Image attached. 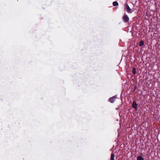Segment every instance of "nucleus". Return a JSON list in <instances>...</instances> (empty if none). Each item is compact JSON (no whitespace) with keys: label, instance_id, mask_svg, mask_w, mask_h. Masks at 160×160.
<instances>
[{"label":"nucleus","instance_id":"9d476101","mask_svg":"<svg viewBox=\"0 0 160 160\" xmlns=\"http://www.w3.org/2000/svg\"><path fill=\"white\" fill-rule=\"evenodd\" d=\"M140 155H142V156H143V155L142 153H141L140 154Z\"/></svg>","mask_w":160,"mask_h":160},{"label":"nucleus","instance_id":"1a4fd4ad","mask_svg":"<svg viewBox=\"0 0 160 160\" xmlns=\"http://www.w3.org/2000/svg\"><path fill=\"white\" fill-rule=\"evenodd\" d=\"M112 4L114 6H116L118 5V3L117 1L113 2Z\"/></svg>","mask_w":160,"mask_h":160},{"label":"nucleus","instance_id":"0eeeda50","mask_svg":"<svg viewBox=\"0 0 160 160\" xmlns=\"http://www.w3.org/2000/svg\"><path fill=\"white\" fill-rule=\"evenodd\" d=\"M137 160H144V158L141 156H138L137 157Z\"/></svg>","mask_w":160,"mask_h":160},{"label":"nucleus","instance_id":"423d86ee","mask_svg":"<svg viewBox=\"0 0 160 160\" xmlns=\"http://www.w3.org/2000/svg\"><path fill=\"white\" fill-rule=\"evenodd\" d=\"M144 44V42L142 40L140 41L139 42V46L140 47L142 46Z\"/></svg>","mask_w":160,"mask_h":160},{"label":"nucleus","instance_id":"39448f33","mask_svg":"<svg viewBox=\"0 0 160 160\" xmlns=\"http://www.w3.org/2000/svg\"><path fill=\"white\" fill-rule=\"evenodd\" d=\"M115 154L114 153H112L110 157V160H114Z\"/></svg>","mask_w":160,"mask_h":160},{"label":"nucleus","instance_id":"6e6552de","mask_svg":"<svg viewBox=\"0 0 160 160\" xmlns=\"http://www.w3.org/2000/svg\"><path fill=\"white\" fill-rule=\"evenodd\" d=\"M132 73L133 74L135 75L136 74V69L135 68H133L132 70Z\"/></svg>","mask_w":160,"mask_h":160},{"label":"nucleus","instance_id":"20e7f679","mask_svg":"<svg viewBox=\"0 0 160 160\" xmlns=\"http://www.w3.org/2000/svg\"><path fill=\"white\" fill-rule=\"evenodd\" d=\"M138 106V104L136 103V101L134 100L132 103V108H134L136 110H137V107Z\"/></svg>","mask_w":160,"mask_h":160},{"label":"nucleus","instance_id":"f03ea898","mask_svg":"<svg viewBox=\"0 0 160 160\" xmlns=\"http://www.w3.org/2000/svg\"><path fill=\"white\" fill-rule=\"evenodd\" d=\"M116 98V96H114L110 98L108 100V101L111 103H113L115 101Z\"/></svg>","mask_w":160,"mask_h":160},{"label":"nucleus","instance_id":"7ed1b4c3","mask_svg":"<svg viewBox=\"0 0 160 160\" xmlns=\"http://www.w3.org/2000/svg\"><path fill=\"white\" fill-rule=\"evenodd\" d=\"M125 8L126 9L128 13H130L131 12V9L128 4H126Z\"/></svg>","mask_w":160,"mask_h":160},{"label":"nucleus","instance_id":"f257e3e1","mask_svg":"<svg viewBox=\"0 0 160 160\" xmlns=\"http://www.w3.org/2000/svg\"><path fill=\"white\" fill-rule=\"evenodd\" d=\"M122 19L123 21L125 22H127L129 21V18L128 16L126 15H125L123 16Z\"/></svg>","mask_w":160,"mask_h":160}]
</instances>
